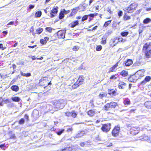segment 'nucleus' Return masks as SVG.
I'll list each match as a JSON object with an SVG mask.
<instances>
[{
  "instance_id": "0e129e2a",
  "label": "nucleus",
  "mask_w": 151,
  "mask_h": 151,
  "mask_svg": "<svg viewBox=\"0 0 151 151\" xmlns=\"http://www.w3.org/2000/svg\"><path fill=\"white\" fill-rule=\"evenodd\" d=\"M107 12H108L110 14H111L113 13L112 11L110 9H108L107 10Z\"/></svg>"
},
{
  "instance_id": "39448f33",
  "label": "nucleus",
  "mask_w": 151,
  "mask_h": 151,
  "mask_svg": "<svg viewBox=\"0 0 151 151\" xmlns=\"http://www.w3.org/2000/svg\"><path fill=\"white\" fill-rule=\"evenodd\" d=\"M138 4L136 2H133L130 4L125 10L129 13H132L137 9L138 6Z\"/></svg>"
},
{
  "instance_id": "13d9d810",
  "label": "nucleus",
  "mask_w": 151,
  "mask_h": 151,
  "mask_svg": "<svg viewBox=\"0 0 151 151\" xmlns=\"http://www.w3.org/2000/svg\"><path fill=\"white\" fill-rule=\"evenodd\" d=\"M24 117L26 119L27 121H29V116L27 114H25L24 115Z\"/></svg>"
},
{
  "instance_id": "0eeeda50",
  "label": "nucleus",
  "mask_w": 151,
  "mask_h": 151,
  "mask_svg": "<svg viewBox=\"0 0 151 151\" xmlns=\"http://www.w3.org/2000/svg\"><path fill=\"white\" fill-rule=\"evenodd\" d=\"M120 130V128L119 125H118L115 126L111 131V134L114 137L118 136L119 135Z\"/></svg>"
},
{
  "instance_id": "473e14b6",
  "label": "nucleus",
  "mask_w": 151,
  "mask_h": 151,
  "mask_svg": "<svg viewBox=\"0 0 151 151\" xmlns=\"http://www.w3.org/2000/svg\"><path fill=\"white\" fill-rule=\"evenodd\" d=\"M119 77L117 74L111 75L110 77V79L111 80H115L117 78Z\"/></svg>"
},
{
  "instance_id": "7c9ffc66",
  "label": "nucleus",
  "mask_w": 151,
  "mask_h": 151,
  "mask_svg": "<svg viewBox=\"0 0 151 151\" xmlns=\"http://www.w3.org/2000/svg\"><path fill=\"white\" fill-rule=\"evenodd\" d=\"M123 103L125 105H128L130 104V100L128 98H126L124 101Z\"/></svg>"
},
{
  "instance_id": "bf43d9fd",
  "label": "nucleus",
  "mask_w": 151,
  "mask_h": 151,
  "mask_svg": "<svg viewBox=\"0 0 151 151\" xmlns=\"http://www.w3.org/2000/svg\"><path fill=\"white\" fill-rule=\"evenodd\" d=\"M3 100L1 98H0V106H3Z\"/></svg>"
},
{
  "instance_id": "cd10ccee",
  "label": "nucleus",
  "mask_w": 151,
  "mask_h": 151,
  "mask_svg": "<svg viewBox=\"0 0 151 151\" xmlns=\"http://www.w3.org/2000/svg\"><path fill=\"white\" fill-rule=\"evenodd\" d=\"M120 74L123 77H126L128 75V72L127 71L125 70H123L120 73Z\"/></svg>"
},
{
  "instance_id": "f03ea898",
  "label": "nucleus",
  "mask_w": 151,
  "mask_h": 151,
  "mask_svg": "<svg viewBox=\"0 0 151 151\" xmlns=\"http://www.w3.org/2000/svg\"><path fill=\"white\" fill-rule=\"evenodd\" d=\"M142 50L146 58H151V43H146L143 46Z\"/></svg>"
},
{
  "instance_id": "423d86ee",
  "label": "nucleus",
  "mask_w": 151,
  "mask_h": 151,
  "mask_svg": "<svg viewBox=\"0 0 151 151\" xmlns=\"http://www.w3.org/2000/svg\"><path fill=\"white\" fill-rule=\"evenodd\" d=\"M111 125V124L109 123L103 124L101 129L103 132L107 133L110 130Z\"/></svg>"
},
{
  "instance_id": "ea45409f",
  "label": "nucleus",
  "mask_w": 151,
  "mask_h": 151,
  "mask_svg": "<svg viewBox=\"0 0 151 151\" xmlns=\"http://www.w3.org/2000/svg\"><path fill=\"white\" fill-rule=\"evenodd\" d=\"M31 58L32 59V60H42L43 58V57L42 56L41 57H40V58H36L35 56H31Z\"/></svg>"
},
{
  "instance_id": "c03bdc74",
  "label": "nucleus",
  "mask_w": 151,
  "mask_h": 151,
  "mask_svg": "<svg viewBox=\"0 0 151 151\" xmlns=\"http://www.w3.org/2000/svg\"><path fill=\"white\" fill-rule=\"evenodd\" d=\"M70 147H66L64 149H62L61 151H70Z\"/></svg>"
},
{
  "instance_id": "4468645a",
  "label": "nucleus",
  "mask_w": 151,
  "mask_h": 151,
  "mask_svg": "<svg viewBox=\"0 0 151 151\" xmlns=\"http://www.w3.org/2000/svg\"><path fill=\"white\" fill-rule=\"evenodd\" d=\"M138 79H141L144 76V72L142 70H139L136 73Z\"/></svg>"
},
{
  "instance_id": "412c9836",
  "label": "nucleus",
  "mask_w": 151,
  "mask_h": 151,
  "mask_svg": "<svg viewBox=\"0 0 151 151\" xmlns=\"http://www.w3.org/2000/svg\"><path fill=\"white\" fill-rule=\"evenodd\" d=\"M118 62H117L115 64L113 65L112 67L109 69L108 73H110L111 72L115 71V70L116 67L118 66Z\"/></svg>"
},
{
  "instance_id": "a19ab883",
  "label": "nucleus",
  "mask_w": 151,
  "mask_h": 151,
  "mask_svg": "<svg viewBox=\"0 0 151 151\" xmlns=\"http://www.w3.org/2000/svg\"><path fill=\"white\" fill-rule=\"evenodd\" d=\"M98 13H95L94 14H90L88 15V17H91L92 18H94L95 17L98 15Z\"/></svg>"
},
{
  "instance_id": "c85d7f7f",
  "label": "nucleus",
  "mask_w": 151,
  "mask_h": 151,
  "mask_svg": "<svg viewBox=\"0 0 151 151\" xmlns=\"http://www.w3.org/2000/svg\"><path fill=\"white\" fill-rule=\"evenodd\" d=\"M11 89L14 91L17 92L19 90V87L17 85H13L11 87Z\"/></svg>"
},
{
  "instance_id": "864d4df0",
  "label": "nucleus",
  "mask_w": 151,
  "mask_h": 151,
  "mask_svg": "<svg viewBox=\"0 0 151 151\" xmlns=\"http://www.w3.org/2000/svg\"><path fill=\"white\" fill-rule=\"evenodd\" d=\"M6 48V47H3V45L2 43L0 44V49H1L2 50H4Z\"/></svg>"
},
{
  "instance_id": "774afa93",
  "label": "nucleus",
  "mask_w": 151,
  "mask_h": 151,
  "mask_svg": "<svg viewBox=\"0 0 151 151\" xmlns=\"http://www.w3.org/2000/svg\"><path fill=\"white\" fill-rule=\"evenodd\" d=\"M37 46V45H33V46H28V47L29 48H34L35 47H36Z\"/></svg>"
},
{
  "instance_id": "37998d69",
  "label": "nucleus",
  "mask_w": 151,
  "mask_h": 151,
  "mask_svg": "<svg viewBox=\"0 0 151 151\" xmlns=\"http://www.w3.org/2000/svg\"><path fill=\"white\" fill-rule=\"evenodd\" d=\"M64 131V130L63 129H61L57 132H56V134L58 135H60Z\"/></svg>"
},
{
  "instance_id": "052dcab7",
  "label": "nucleus",
  "mask_w": 151,
  "mask_h": 151,
  "mask_svg": "<svg viewBox=\"0 0 151 151\" xmlns=\"http://www.w3.org/2000/svg\"><path fill=\"white\" fill-rule=\"evenodd\" d=\"M80 145L81 147H84L85 145V143L84 142H81L80 143Z\"/></svg>"
},
{
  "instance_id": "6ab92c4d",
  "label": "nucleus",
  "mask_w": 151,
  "mask_h": 151,
  "mask_svg": "<svg viewBox=\"0 0 151 151\" xmlns=\"http://www.w3.org/2000/svg\"><path fill=\"white\" fill-rule=\"evenodd\" d=\"M88 115L90 117H93L94 116L96 113V110L90 109L88 110L87 112Z\"/></svg>"
},
{
  "instance_id": "f3484780",
  "label": "nucleus",
  "mask_w": 151,
  "mask_h": 151,
  "mask_svg": "<svg viewBox=\"0 0 151 151\" xmlns=\"http://www.w3.org/2000/svg\"><path fill=\"white\" fill-rule=\"evenodd\" d=\"M127 86V83L123 81H120L118 84V88L120 89H123Z\"/></svg>"
},
{
  "instance_id": "aec40b11",
  "label": "nucleus",
  "mask_w": 151,
  "mask_h": 151,
  "mask_svg": "<svg viewBox=\"0 0 151 151\" xmlns=\"http://www.w3.org/2000/svg\"><path fill=\"white\" fill-rule=\"evenodd\" d=\"M133 63V61L132 59H128L125 61L124 63V66L127 67H129L132 65Z\"/></svg>"
},
{
  "instance_id": "a211bd4d",
  "label": "nucleus",
  "mask_w": 151,
  "mask_h": 151,
  "mask_svg": "<svg viewBox=\"0 0 151 151\" xmlns=\"http://www.w3.org/2000/svg\"><path fill=\"white\" fill-rule=\"evenodd\" d=\"M79 24V21L78 20H76L73 21L69 24V26L71 28H73L77 26Z\"/></svg>"
},
{
  "instance_id": "79ce46f5",
  "label": "nucleus",
  "mask_w": 151,
  "mask_h": 151,
  "mask_svg": "<svg viewBox=\"0 0 151 151\" xmlns=\"http://www.w3.org/2000/svg\"><path fill=\"white\" fill-rule=\"evenodd\" d=\"M151 20L149 18H146L144 20L143 23L145 24H147Z\"/></svg>"
},
{
  "instance_id": "ddd939ff",
  "label": "nucleus",
  "mask_w": 151,
  "mask_h": 151,
  "mask_svg": "<svg viewBox=\"0 0 151 151\" xmlns=\"http://www.w3.org/2000/svg\"><path fill=\"white\" fill-rule=\"evenodd\" d=\"M151 80V77L149 76H147L144 79L140 82V84L144 85L147 82H149Z\"/></svg>"
},
{
  "instance_id": "c756f323",
  "label": "nucleus",
  "mask_w": 151,
  "mask_h": 151,
  "mask_svg": "<svg viewBox=\"0 0 151 151\" xmlns=\"http://www.w3.org/2000/svg\"><path fill=\"white\" fill-rule=\"evenodd\" d=\"M107 96L106 92H103L101 93L99 95V97L100 99H102L103 97H106Z\"/></svg>"
},
{
  "instance_id": "4be33fe9",
  "label": "nucleus",
  "mask_w": 151,
  "mask_h": 151,
  "mask_svg": "<svg viewBox=\"0 0 151 151\" xmlns=\"http://www.w3.org/2000/svg\"><path fill=\"white\" fill-rule=\"evenodd\" d=\"M109 35V34L106 35H104L101 38V44L105 45L106 43V40L108 37V35Z\"/></svg>"
},
{
  "instance_id": "69168bd1",
  "label": "nucleus",
  "mask_w": 151,
  "mask_h": 151,
  "mask_svg": "<svg viewBox=\"0 0 151 151\" xmlns=\"http://www.w3.org/2000/svg\"><path fill=\"white\" fill-rule=\"evenodd\" d=\"M14 24V22L13 21H11L9 22L7 24V25H13Z\"/></svg>"
},
{
  "instance_id": "de8ad7c7",
  "label": "nucleus",
  "mask_w": 151,
  "mask_h": 151,
  "mask_svg": "<svg viewBox=\"0 0 151 151\" xmlns=\"http://www.w3.org/2000/svg\"><path fill=\"white\" fill-rule=\"evenodd\" d=\"M6 147V146L5 145V143H4L0 145V148L1 149L3 150H5V147Z\"/></svg>"
},
{
  "instance_id": "49530a36",
  "label": "nucleus",
  "mask_w": 151,
  "mask_h": 151,
  "mask_svg": "<svg viewBox=\"0 0 151 151\" xmlns=\"http://www.w3.org/2000/svg\"><path fill=\"white\" fill-rule=\"evenodd\" d=\"M115 40H118V42H123V41L122 38L120 37H116L115 38Z\"/></svg>"
},
{
  "instance_id": "a878e982",
  "label": "nucleus",
  "mask_w": 151,
  "mask_h": 151,
  "mask_svg": "<svg viewBox=\"0 0 151 151\" xmlns=\"http://www.w3.org/2000/svg\"><path fill=\"white\" fill-rule=\"evenodd\" d=\"M77 8H75L72 9V12L69 14V16L72 17L74 16L77 12L78 10Z\"/></svg>"
},
{
  "instance_id": "680f3d73",
  "label": "nucleus",
  "mask_w": 151,
  "mask_h": 151,
  "mask_svg": "<svg viewBox=\"0 0 151 151\" xmlns=\"http://www.w3.org/2000/svg\"><path fill=\"white\" fill-rule=\"evenodd\" d=\"M50 7H47L44 10V12L46 14H47L48 12V11H47V10L49 9Z\"/></svg>"
},
{
  "instance_id": "5fc2aeb1",
  "label": "nucleus",
  "mask_w": 151,
  "mask_h": 151,
  "mask_svg": "<svg viewBox=\"0 0 151 151\" xmlns=\"http://www.w3.org/2000/svg\"><path fill=\"white\" fill-rule=\"evenodd\" d=\"M123 12L122 11H119L118 12V15L120 17L122 15Z\"/></svg>"
},
{
  "instance_id": "e433bc0d",
  "label": "nucleus",
  "mask_w": 151,
  "mask_h": 151,
  "mask_svg": "<svg viewBox=\"0 0 151 151\" xmlns=\"http://www.w3.org/2000/svg\"><path fill=\"white\" fill-rule=\"evenodd\" d=\"M111 21L112 20H110L105 22L104 24V26L106 27H107L111 24Z\"/></svg>"
},
{
  "instance_id": "58836bf2",
  "label": "nucleus",
  "mask_w": 151,
  "mask_h": 151,
  "mask_svg": "<svg viewBox=\"0 0 151 151\" xmlns=\"http://www.w3.org/2000/svg\"><path fill=\"white\" fill-rule=\"evenodd\" d=\"M102 49V47L101 45H97L96 47V50L98 51H100Z\"/></svg>"
},
{
  "instance_id": "72a5a7b5",
  "label": "nucleus",
  "mask_w": 151,
  "mask_h": 151,
  "mask_svg": "<svg viewBox=\"0 0 151 151\" xmlns=\"http://www.w3.org/2000/svg\"><path fill=\"white\" fill-rule=\"evenodd\" d=\"M11 99L13 101L17 102H19L20 100V98L17 96L12 97L11 98Z\"/></svg>"
},
{
  "instance_id": "c9c22d12",
  "label": "nucleus",
  "mask_w": 151,
  "mask_h": 151,
  "mask_svg": "<svg viewBox=\"0 0 151 151\" xmlns=\"http://www.w3.org/2000/svg\"><path fill=\"white\" fill-rule=\"evenodd\" d=\"M42 15V12L40 11L37 12L35 14V17H40Z\"/></svg>"
},
{
  "instance_id": "1a4fd4ad",
  "label": "nucleus",
  "mask_w": 151,
  "mask_h": 151,
  "mask_svg": "<svg viewBox=\"0 0 151 151\" xmlns=\"http://www.w3.org/2000/svg\"><path fill=\"white\" fill-rule=\"evenodd\" d=\"M139 128L138 127H132L130 129V133L133 135H135L139 133Z\"/></svg>"
},
{
  "instance_id": "6e6d98bb",
  "label": "nucleus",
  "mask_w": 151,
  "mask_h": 151,
  "mask_svg": "<svg viewBox=\"0 0 151 151\" xmlns=\"http://www.w3.org/2000/svg\"><path fill=\"white\" fill-rule=\"evenodd\" d=\"M4 103L5 104H7L9 103H10L11 102V101L9 99H6L4 101Z\"/></svg>"
},
{
  "instance_id": "603ef678",
  "label": "nucleus",
  "mask_w": 151,
  "mask_h": 151,
  "mask_svg": "<svg viewBox=\"0 0 151 151\" xmlns=\"http://www.w3.org/2000/svg\"><path fill=\"white\" fill-rule=\"evenodd\" d=\"M79 49V48L78 47V46H74L73 48V51H77Z\"/></svg>"
},
{
  "instance_id": "dca6fc26",
  "label": "nucleus",
  "mask_w": 151,
  "mask_h": 151,
  "mask_svg": "<svg viewBox=\"0 0 151 151\" xmlns=\"http://www.w3.org/2000/svg\"><path fill=\"white\" fill-rule=\"evenodd\" d=\"M128 13L129 12H127L126 10H124V13L123 17V19L125 21H128L130 20L131 18V16L129 15Z\"/></svg>"
},
{
  "instance_id": "09e8293b",
  "label": "nucleus",
  "mask_w": 151,
  "mask_h": 151,
  "mask_svg": "<svg viewBox=\"0 0 151 151\" xmlns=\"http://www.w3.org/2000/svg\"><path fill=\"white\" fill-rule=\"evenodd\" d=\"M45 29L47 31H48L50 32H51L52 30V28L50 27H46L45 28Z\"/></svg>"
},
{
  "instance_id": "20e7f679",
  "label": "nucleus",
  "mask_w": 151,
  "mask_h": 151,
  "mask_svg": "<svg viewBox=\"0 0 151 151\" xmlns=\"http://www.w3.org/2000/svg\"><path fill=\"white\" fill-rule=\"evenodd\" d=\"M84 78L83 75L79 76L77 81L71 86V90L74 89L82 85L84 81Z\"/></svg>"
},
{
  "instance_id": "8fccbe9b",
  "label": "nucleus",
  "mask_w": 151,
  "mask_h": 151,
  "mask_svg": "<svg viewBox=\"0 0 151 151\" xmlns=\"http://www.w3.org/2000/svg\"><path fill=\"white\" fill-rule=\"evenodd\" d=\"M30 32L32 33L33 35H35V33L34 32V29L33 26H32L31 27Z\"/></svg>"
},
{
  "instance_id": "f257e3e1",
  "label": "nucleus",
  "mask_w": 151,
  "mask_h": 151,
  "mask_svg": "<svg viewBox=\"0 0 151 151\" xmlns=\"http://www.w3.org/2000/svg\"><path fill=\"white\" fill-rule=\"evenodd\" d=\"M118 106V105L116 102L111 101L105 104L103 108V110L108 112V113H111L110 111L115 109Z\"/></svg>"
},
{
  "instance_id": "9d476101",
  "label": "nucleus",
  "mask_w": 151,
  "mask_h": 151,
  "mask_svg": "<svg viewBox=\"0 0 151 151\" xmlns=\"http://www.w3.org/2000/svg\"><path fill=\"white\" fill-rule=\"evenodd\" d=\"M70 12L69 10H66L65 9L61 10L59 13L58 18L60 19H63L65 17V14H68Z\"/></svg>"
},
{
  "instance_id": "e2e57ef3",
  "label": "nucleus",
  "mask_w": 151,
  "mask_h": 151,
  "mask_svg": "<svg viewBox=\"0 0 151 151\" xmlns=\"http://www.w3.org/2000/svg\"><path fill=\"white\" fill-rule=\"evenodd\" d=\"M113 145V144L111 142H109L107 144V147H110L111 146Z\"/></svg>"
},
{
  "instance_id": "f8f14e48",
  "label": "nucleus",
  "mask_w": 151,
  "mask_h": 151,
  "mask_svg": "<svg viewBox=\"0 0 151 151\" xmlns=\"http://www.w3.org/2000/svg\"><path fill=\"white\" fill-rule=\"evenodd\" d=\"M66 30H61L58 31L57 32V35L58 38L64 39L65 38Z\"/></svg>"
},
{
  "instance_id": "4c0bfd02",
  "label": "nucleus",
  "mask_w": 151,
  "mask_h": 151,
  "mask_svg": "<svg viewBox=\"0 0 151 151\" xmlns=\"http://www.w3.org/2000/svg\"><path fill=\"white\" fill-rule=\"evenodd\" d=\"M21 76H25L26 77H28L31 76V74L30 73H25L22 72L21 73Z\"/></svg>"
},
{
  "instance_id": "7ed1b4c3",
  "label": "nucleus",
  "mask_w": 151,
  "mask_h": 151,
  "mask_svg": "<svg viewBox=\"0 0 151 151\" xmlns=\"http://www.w3.org/2000/svg\"><path fill=\"white\" fill-rule=\"evenodd\" d=\"M39 86L43 87L44 88L47 86L52 84L51 81L48 80V78L46 76L42 78L39 80L38 83Z\"/></svg>"
},
{
  "instance_id": "f704fd0d",
  "label": "nucleus",
  "mask_w": 151,
  "mask_h": 151,
  "mask_svg": "<svg viewBox=\"0 0 151 151\" xmlns=\"http://www.w3.org/2000/svg\"><path fill=\"white\" fill-rule=\"evenodd\" d=\"M43 31L42 28H39L36 30V34L38 35L40 34Z\"/></svg>"
},
{
  "instance_id": "bb28decb",
  "label": "nucleus",
  "mask_w": 151,
  "mask_h": 151,
  "mask_svg": "<svg viewBox=\"0 0 151 151\" xmlns=\"http://www.w3.org/2000/svg\"><path fill=\"white\" fill-rule=\"evenodd\" d=\"M144 105L148 109H151V101H146L145 102Z\"/></svg>"
},
{
  "instance_id": "338daca9",
  "label": "nucleus",
  "mask_w": 151,
  "mask_h": 151,
  "mask_svg": "<svg viewBox=\"0 0 151 151\" xmlns=\"http://www.w3.org/2000/svg\"><path fill=\"white\" fill-rule=\"evenodd\" d=\"M35 6L33 5H29V9H32Z\"/></svg>"
},
{
  "instance_id": "5701e85b",
  "label": "nucleus",
  "mask_w": 151,
  "mask_h": 151,
  "mask_svg": "<svg viewBox=\"0 0 151 151\" xmlns=\"http://www.w3.org/2000/svg\"><path fill=\"white\" fill-rule=\"evenodd\" d=\"M49 38L47 37H45L43 39H41L40 42L42 45L45 44L47 41L49 40Z\"/></svg>"
},
{
  "instance_id": "a18cd8bd",
  "label": "nucleus",
  "mask_w": 151,
  "mask_h": 151,
  "mask_svg": "<svg viewBox=\"0 0 151 151\" xmlns=\"http://www.w3.org/2000/svg\"><path fill=\"white\" fill-rule=\"evenodd\" d=\"M88 17V15L83 16L82 18L81 21L83 22L84 21L87 20Z\"/></svg>"
},
{
  "instance_id": "6e6552de",
  "label": "nucleus",
  "mask_w": 151,
  "mask_h": 151,
  "mask_svg": "<svg viewBox=\"0 0 151 151\" xmlns=\"http://www.w3.org/2000/svg\"><path fill=\"white\" fill-rule=\"evenodd\" d=\"M65 116L67 117H71L73 118H76L77 116V113L75 110H72L71 112L67 111L65 113Z\"/></svg>"
},
{
  "instance_id": "3c124183",
  "label": "nucleus",
  "mask_w": 151,
  "mask_h": 151,
  "mask_svg": "<svg viewBox=\"0 0 151 151\" xmlns=\"http://www.w3.org/2000/svg\"><path fill=\"white\" fill-rule=\"evenodd\" d=\"M24 122V120L23 118H21L19 121V123L20 124H23Z\"/></svg>"
},
{
  "instance_id": "4d7b16f0",
  "label": "nucleus",
  "mask_w": 151,
  "mask_h": 151,
  "mask_svg": "<svg viewBox=\"0 0 151 151\" xmlns=\"http://www.w3.org/2000/svg\"><path fill=\"white\" fill-rule=\"evenodd\" d=\"M73 131V128L71 127V128H68L67 130V132H71Z\"/></svg>"
},
{
  "instance_id": "2eb2a0df",
  "label": "nucleus",
  "mask_w": 151,
  "mask_h": 151,
  "mask_svg": "<svg viewBox=\"0 0 151 151\" xmlns=\"http://www.w3.org/2000/svg\"><path fill=\"white\" fill-rule=\"evenodd\" d=\"M129 79L131 82H136L137 80H138L136 73L133 75L130 76Z\"/></svg>"
},
{
  "instance_id": "393cba45",
  "label": "nucleus",
  "mask_w": 151,
  "mask_h": 151,
  "mask_svg": "<svg viewBox=\"0 0 151 151\" xmlns=\"http://www.w3.org/2000/svg\"><path fill=\"white\" fill-rule=\"evenodd\" d=\"M108 94L110 95L115 96L116 95V91L113 89H109L108 90Z\"/></svg>"
},
{
  "instance_id": "2f4dec72",
  "label": "nucleus",
  "mask_w": 151,
  "mask_h": 151,
  "mask_svg": "<svg viewBox=\"0 0 151 151\" xmlns=\"http://www.w3.org/2000/svg\"><path fill=\"white\" fill-rule=\"evenodd\" d=\"M129 32L127 31H124L122 32L121 33V35L123 37H126L129 34Z\"/></svg>"
},
{
  "instance_id": "9b49d317",
  "label": "nucleus",
  "mask_w": 151,
  "mask_h": 151,
  "mask_svg": "<svg viewBox=\"0 0 151 151\" xmlns=\"http://www.w3.org/2000/svg\"><path fill=\"white\" fill-rule=\"evenodd\" d=\"M58 7L57 6H55L51 10L50 13L51 18L55 16L58 12Z\"/></svg>"
},
{
  "instance_id": "b1692460",
  "label": "nucleus",
  "mask_w": 151,
  "mask_h": 151,
  "mask_svg": "<svg viewBox=\"0 0 151 151\" xmlns=\"http://www.w3.org/2000/svg\"><path fill=\"white\" fill-rule=\"evenodd\" d=\"M85 134L86 133L85 131L84 130H82L76 134V138L81 137L85 135Z\"/></svg>"
}]
</instances>
